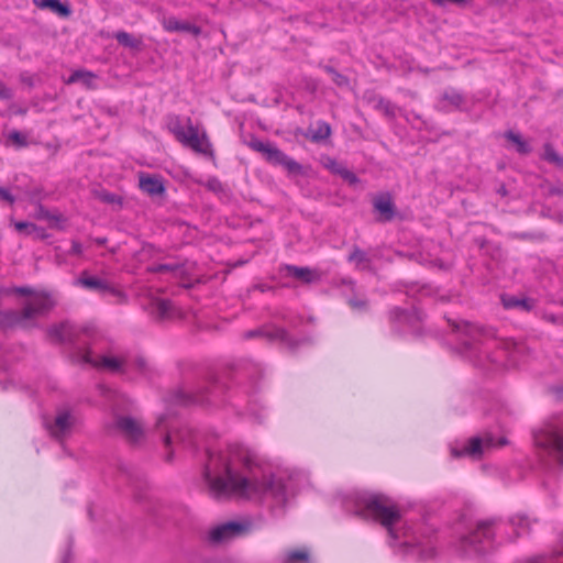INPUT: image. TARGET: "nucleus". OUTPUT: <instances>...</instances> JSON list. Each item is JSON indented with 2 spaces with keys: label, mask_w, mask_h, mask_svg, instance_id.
Listing matches in <instances>:
<instances>
[{
  "label": "nucleus",
  "mask_w": 563,
  "mask_h": 563,
  "mask_svg": "<svg viewBox=\"0 0 563 563\" xmlns=\"http://www.w3.org/2000/svg\"><path fill=\"white\" fill-rule=\"evenodd\" d=\"M203 481L214 498L238 496L256 498L269 495L277 503L286 500L287 487L280 477L262 472L254 453L242 445L224 451L207 449Z\"/></svg>",
  "instance_id": "obj_1"
},
{
  "label": "nucleus",
  "mask_w": 563,
  "mask_h": 563,
  "mask_svg": "<svg viewBox=\"0 0 563 563\" xmlns=\"http://www.w3.org/2000/svg\"><path fill=\"white\" fill-rule=\"evenodd\" d=\"M47 334L57 342L70 344L76 351L78 360L85 364L113 373L126 372L125 363L118 357L102 355L96 358L92 356L89 345L98 336V331L91 324L79 327L69 321H64L49 327Z\"/></svg>",
  "instance_id": "obj_2"
},
{
  "label": "nucleus",
  "mask_w": 563,
  "mask_h": 563,
  "mask_svg": "<svg viewBox=\"0 0 563 563\" xmlns=\"http://www.w3.org/2000/svg\"><path fill=\"white\" fill-rule=\"evenodd\" d=\"M355 516L360 518H374L388 531L391 539L399 538L396 525L400 522L401 515L397 506L385 495L374 493H357L354 496Z\"/></svg>",
  "instance_id": "obj_3"
},
{
  "label": "nucleus",
  "mask_w": 563,
  "mask_h": 563,
  "mask_svg": "<svg viewBox=\"0 0 563 563\" xmlns=\"http://www.w3.org/2000/svg\"><path fill=\"white\" fill-rule=\"evenodd\" d=\"M452 330L457 334L460 341V352L470 358L475 365L484 366L485 360L489 358L486 331L464 320L452 321L448 319Z\"/></svg>",
  "instance_id": "obj_4"
},
{
  "label": "nucleus",
  "mask_w": 563,
  "mask_h": 563,
  "mask_svg": "<svg viewBox=\"0 0 563 563\" xmlns=\"http://www.w3.org/2000/svg\"><path fill=\"white\" fill-rule=\"evenodd\" d=\"M500 518L479 520L476 528L459 538L456 550L463 555H479L486 553L495 540V530L500 526Z\"/></svg>",
  "instance_id": "obj_5"
},
{
  "label": "nucleus",
  "mask_w": 563,
  "mask_h": 563,
  "mask_svg": "<svg viewBox=\"0 0 563 563\" xmlns=\"http://www.w3.org/2000/svg\"><path fill=\"white\" fill-rule=\"evenodd\" d=\"M538 448L553 454L563 464V415L553 417L533 434Z\"/></svg>",
  "instance_id": "obj_6"
},
{
  "label": "nucleus",
  "mask_w": 563,
  "mask_h": 563,
  "mask_svg": "<svg viewBox=\"0 0 563 563\" xmlns=\"http://www.w3.org/2000/svg\"><path fill=\"white\" fill-rule=\"evenodd\" d=\"M249 147L261 153L268 163L283 166L291 175L302 174V166L298 162L271 143H265L257 137H253L249 142Z\"/></svg>",
  "instance_id": "obj_7"
},
{
  "label": "nucleus",
  "mask_w": 563,
  "mask_h": 563,
  "mask_svg": "<svg viewBox=\"0 0 563 563\" xmlns=\"http://www.w3.org/2000/svg\"><path fill=\"white\" fill-rule=\"evenodd\" d=\"M508 443L505 437L496 439L492 433L486 432L482 437L471 438L466 443L451 449V454L454 457L470 456L472 459H481L486 450L493 448L504 446Z\"/></svg>",
  "instance_id": "obj_8"
},
{
  "label": "nucleus",
  "mask_w": 563,
  "mask_h": 563,
  "mask_svg": "<svg viewBox=\"0 0 563 563\" xmlns=\"http://www.w3.org/2000/svg\"><path fill=\"white\" fill-rule=\"evenodd\" d=\"M251 527L252 525L249 521H228L212 527L208 531L206 540L211 545H222L247 534Z\"/></svg>",
  "instance_id": "obj_9"
},
{
  "label": "nucleus",
  "mask_w": 563,
  "mask_h": 563,
  "mask_svg": "<svg viewBox=\"0 0 563 563\" xmlns=\"http://www.w3.org/2000/svg\"><path fill=\"white\" fill-rule=\"evenodd\" d=\"M244 339L265 338L268 341H280L285 343L290 350H296L300 344L308 342L307 339L297 340L289 335V333L279 327H263L254 330H249L243 334Z\"/></svg>",
  "instance_id": "obj_10"
},
{
  "label": "nucleus",
  "mask_w": 563,
  "mask_h": 563,
  "mask_svg": "<svg viewBox=\"0 0 563 563\" xmlns=\"http://www.w3.org/2000/svg\"><path fill=\"white\" fill-rule=\"evenodd\" d=\"M186 129L185 139H180L178 142L196 153L212 156V146L206 132L199 133L198 128L192 124L190 118L186 119Z\"/></svg>",
  "instance_id": "obj_11"
},
{
  "label": "nucleus",
  "mask_w": 563,
  "mask_h": 563,
  "mask_svg": "<svg viewBox=\"0 0 563 563\" xmlns=\"http://www.w3.org/2000/svg\"><path fill=\"white\" fill-rule=\"evenodd\" d=\"M388 320L393 331L401 332L413 329L421 321V318L415 309L394 307L388 311Z\"/></svg>",
  "instance_id": "obj_12"
},
{
  "label": "nucleus",
  "mask_w": 563,
  "mask_h": 563,
  "mask_svg": "<svg viewBox=\"0 0 563 563\" xmlns=\"http://www.w3.org/2000/svg\"><path fill=\"white\" fill-rule=\"evenodd\" d=\"M113 426L131 443L140 442L144 437L141 423L128 416H115Z\"/></svg>",
  "instance_id": "obj_13"
},
{
  "label": "nucleus",
  "mask_w": 563,
  "mask_h": 563,
  "mask_svg": "<svg viewBox=\"0 0 563 563\" xmlns=\"http://www.w3.org/2000/svg\"><path fill=\"white\" fill-rule=\"evenodd\" d=\"M76 285L81 286L82 288L96 291L99 294H107L110 292L113 296L123 298L124 294L114 287H112L107 280L101 279L96 276H91L87 271H84L78 279L76 280Z\"/></svg>",
  "instance_id": "obj_14"
},
{
  "label": "nucleus",
  "mask_w": 563,
  "mask_h": 563,
  "mask_svg": "<svg viewBox=\"0 0 563 563\" xmlns=\"http://www.w3.org/2000/svg\"><path fill=\"white\" fill-rule=\"evenodd\" d=\"M374 211L378 213V222H390L397 216V209L388 192L379 194L373 198Z\"/></svg>",
  "instance_id": "obj_15"
},
{
  "label": "nucleus",
  "mask_w": 563,
  "mask_h": 563,
  "mask_svg": "<svg viewBox=\"0 0 563 563\" xmlns=\"http://www.w3.org/2000/svg\"><path fill=\"white\" fill-rule=\"evenodd\" d=\"M466 103V98L463 93L454 88L445 89L438 102V109L444 113L452 110H463Z\"/></svg>",
  "instance_id": "obj_16"
},
{
  "label": "nucleus",
  "mask_w": 563,
  "mask_h": 563,
  "mask_svg": "<svg viewBox=\"0 0 563 563\" xmlns=\"http://www.w3.org/2000/svg\"><path fill=\"white\" fill-rule=\"evenodd\" d=\"M45 424L54 438L62 439L69 433L74 424V418L68 410H59L54 421L46 422Z\"/></svg>",
  "instance_id": "obj_17"
},
{
  "label": "nucleus",
  "mask_w": 563,
  "mask_h": 563,
  "mask_svg": "<svg viewBox=\"0 0 563 563\" xmlns=\"http://www.w3.org/2000/svg\"><path fill=\"white\" fill-rule=\"evenodd\" d=\"M166 401L173 405L187 406L191 404L205 405L210 402V398L205 393H186L183 389H176L169 394Z\"/></svg>",
  "instance_id": "obj_18"
},
{
  "label": "nucleus",
  "mask_w": 563,
  "mask_h": 563,
  "mask_svg": "<svg viewBox=\"0 0 563 563\" xmlns=\"http://www.w3.org/2000/svg\"><path fill=\"white\" fill-rule=\"evenodd\" d=\"M282 271L285 272L286 276L294 277L303 284H314L321 279V274L317 269L309 267H299L287 264L282 268Z\"/></svg>",
  "instance_id": "obj_19"
},
{
  "label": "nucleus",
  "mask_w": 563,
  "mask_h": 563,
  "mask_svg": "<svg viewBox=\"0 0 563 563\" xmlns=\"http://www.w3.org/2000/svg\"><path fill=\"white\" fill-rule=\"evenodd\" d=\"M508 523L512 529V533L507 536L508 541H516L521 536L530 532L531 521L525 515L517 514L511 516Z\"/></svg>",
  "instance_id": "obj_20"
},
{
  "label": "nucleus",
  "mask_w": 563,
  "mask_h": 563,
  "mask_svg": "<svg viewBox=\"0 0 563 563\" xmlns=\"http://www.w3.org/2000/svg\"><path fill=\"white\" fill-rule=\"evenodd\" d=\"M163 27L168 32H185L190 33L195 36L201 34V27L195 24H191L187 21H180L175 16L165 18L163 20Z\"/></svg>",
  "instance_id": "obj_21"
},
{
  "label": "nucleus",
  "mask_w": 563,
  "mask_h": 563,
  "mask_svg": "<svg viewBox=\"0 0 563 563\" xmlns=\"http://www.w3.org/2000/svg\"><path fill=\"white\" fill-rule=\"evenodd\" d=\"M139 186L142 191L150 196H159L165 192V186L161 177L152 175H140Z\"/></svg>",
  "instance_id": "obj_22"
},
{
  "label": "nucleus",
  "mask_w": 563,
  "mask_h": 563,
  "mask_svg": "<svg viewBox=\"0 0 563 563\" xmlns=\"http://www.w3.org/2000/svg\"><path fill=\"white\" fill-rule=\"evenodd\" d=\"M30 302L33 305L36 316L46 314L55 306L54 299L47 292H36Z\"/></svg>",
  "instance_id": "obj_23"
},
{
  "label": "nucleus",
  "mask_w": 563,
  "mask_h": 563,
  "mask_svg": "<svg viewBox=\"0 0 563 563\" xmlns=\"http://www.w3.org/2000/svg\"><path fill=\"white\" fill-rule=\"evenodd\" d=\"M501 303L506 309H518L528 312L533 309L534 300L529 298H518L516 296H501Z\"/></svg>",
  "instance_id": "obj_24"
},
{
  "label": "nucleus",
  "mask_w": 563,
  "mask_h": 563,
  "mask_svg": "<svg viewBox=\"0 0 563 563\" xmlns=\"http://www.w3.org/2000/svg\"><path fill=\"white\" fill-rule=\"evenodd\" d=\"M35 3L40 8L49 9L60 18H68L71 14L69 4L60 0H35Z\"/></svg>",
  "instance_id": "obj_25"
},
{
  "label": "nucleus",
  "mask_w": 563,
  "mask_h": 563,
  "mask_svg": "<svg viewBox=\"0 0 563 563\" xmlns=\"http://www.w3.org/2000/svg\"><path fill=\"white\" fill-rule=\"evenodd\" d=\"M331 131V126L328 122L318 121L316 128H310L306 136L314 143H320L330 137Z\"/></svg>",
  "instance_id": "obj_26"
},
{
  "label": "nucleus",
  "mask_w": 563,
  "mask_h": 563,
  "mask_svg": "<svg viewBox=\"0 0 563 563\" xmlns=\"http://www.w3.org/2000/svg\"><path fill=\"white\" fill-rule=\"evenodd\" d=\"M173 303L167 299H156L152 302L151 313L158 320H165L173 314Z\"/></svg>",
  "instance_id": "obj_27"
},
{
  "label": "nucleus",
  "mask_w": 563,
  "mask_h": 563,
  "mask_svg": "<svg viewBox=\"0 0 563 563\" xmlns=\"http://www.w3.org/2000/svg\"><path fill=\"white\" fill-rule=\"evenodd\" d=\"M369 102H373L374 109L383 112L388 119H394L396 117L397 107L384 97L373 96L369 98Z\"/></svg>",
  "instance_id": "obj_28"
},
{
  "label": "nucleus",
  "mask_w": 563,
  "mask_h": 563,
  "mask_svg": "<svg viewBox=\"0 0 563 563\" xmlns=\"http://www.w3.org/2000/svg\"><path fill=\"white\" fill-rule=\"evenodd\" d=\"M166 125L168 131L174 134L177 141L185 139V134L187 132L185 130L186 124H183L179 115L169 114L166 120Z\"/></svg>",
  "instance_id": "obj_29"
},
{
  "label": "nucleus",
  "mask_w": 563,
  "mask_h": 563,
  "mask_svg": "<svg viewBox=\"0 0 563 563\" xmlns=\"http://www.w3.org/2000/svg\"><path fill=\"white\" fill-rule=\"evenodd\" d=\"M118 471L131 484H141L143 481V474L126 463L120 462Z\"/></svg>",
  "instance_id": "obj_30"
},
{
  "label": "nucleus",
  "mask_w": 563,
  "mask_h": 563,
  "mask_svg": "<svg viewBox=\"0 0 563 563\" xmlns=\"http://www.w3.org/2000/svg\"><path fill=\"white\" fill-rule=\"evenodd\" d=\"M114 38L124 47L140 51L142 48V40L134 37L132 34L120 31L115 33Z\"/></svg>",
  "instance_id": "obj_31"
},
{
  "label": "nucleus",
  "mask_w": 563,
  "mask_h": 563,
  "mask_svg": "<svg viewBox=\"0 0 563 563\" xmlns=\"http://www.w3.org/2000/svg\"><path fill=\"white\" fill-rule=\"evenodd\" d=\"M95 77H96V75L92 74L91 71L78 69V70H75L68 77V79H66L65 82L67 85H71V84L81 81L87 88H91L92 87V80H93Z\"/></svg>",
  "instance_id": "obj_32"
},
{
  "label": "nucleus",
  "mask_w": 563,
  "mask_h": 563,
  "mask_svg": "<svg viewBox=\"0 0 563 563\" xmlns=\"http://www.w3.org/2000/svg\"><path fill=\"white\" fill-rule=\"evenodd\" d=\"M175 437L184 445L196 446L198 444V432L188 427L179 429Z\"/></svg>",
  "instance_id": "obj_33"
},
{
  "label": "nucleus",
  "mask_w": 563,
  "mask_h": 563,
  "mask_svg": "<svg viewBox=\"0 0 563 563\" xmlns=\"http://www.w3.org/2000/svg\"><path fill=\"white\" fill-rule=\"evenodd\" d=\"M505 137L516 144L517 152L519 154H529L531 152V146L526 142L519 133H516L514 131H507L505 133Z\"/></svg>",
  "instance_id": "obj_34"
},
{
  "label": "nucleus",
  "mask_w": 563,
  "mask_h": 563,
  "mask_svg": "<svg viewBox=\"0 0 563 563\" xmlns=\"http://www.w3.org/2000/svg\"><path fill=\"white\" fill-rule=\"evenodd\" d=\"M285 563H311L309 551L306 549L288 551Z\"/></svg>",
  "instance_id": "obj_35"
},
{
  "label": "nucleus",
  "mask_w": 563,
  "mask_h": 563,
  "mask_svg": "<svg viewBox=\"0 0 563 563\" xmlns=\"http://www.w3.org/2000/svg\"><path fill=\"white\" fill-rule=\"evenodd\" d=\"M0 325L2 329L21 325L18 317V310H0Z\"/></svg>",
  "instance_id": "obj_36"
},
{
  "label": "nucleus",
  "mask_w": 563,
  "mask_h": 563,
  "mask_svg": "<svg viewBox=\"0 0 563 563\" xmlns=\"http://www.w3.org/2000/svg\"><path fill=\"white\" fill-rule=\"evenodd\" d=\"M543 158L556 167H563V157L558 154L550 143L544 145Z\"/></svg>",
  "instance_id": "obj_37"
},
{
  "label": "nucleus",
  "mask_w": 563,
  "mask_h": 563,
  "mask_svg": "<svg viewBox=\"0 0 563 563\" xmlns=\"http://www.w3.org/2000/svg\"><path fill=\"white\" fill-rule=\"evenodd\" d=\"M93 195L97 199L108 205L122 203L121 197L104 189L95 190Z\"/></svg>",
  "instance_id": "obj_38"
},
{
  "label": "nucleus",
  "mask_w": 563,
  "mask_h": 563,
  "mask_svg": "<svg viewBox=\"0 0 563 563\" xmlns=\"http://www.w3.org/2000/svg\"><path fill=\"white\" fill-rule=\"evenodd\" d=\"M322 68L324 69L325 73L331 75L333 82L338 87H349L350 80L346 76L340 74L330 65H324Z\"/></svg>",
  "instance_id": "obj_39"
},
{
  "label": "nucleus",
  "mask_w": 563,
  "mask_h": 563,
  "mask_svg": "<svg viewBox=\"0 0 563 563\" xmlns=\"http://www.w3.org/2000/svg\"><path fill=\"white\" fill-rule=\"evenodd\" d=\"M349 262L355 263L357 266L369 263L367 254L357 246L353 247L352 253L349 255Z\"/></svg>",
  "instance_id": "obj_40"
},
{
  "label": "nucleus",
  "mask_w": 563,
  "mask_h": 563,
  "mask_svg": "<svg viewBox=\"0 0 563 563\" xmlns=\"http://www.w3.org/2000/svg\"><path fill=\"white\" fill-rule=\"evenodd\" d=\"M5 295L14 294L19 296H32L34 297L36 291L30 286H15L12 288H3Z\"/></svg>",
  "instance_id": "obj_41"
},
{
  "label": "nucleus",
  "mask_w": 563,
  "mask_h": 563,
  "mask_svg": "<svg viewBox=\"0 0 563 563\" xmlns=\"http://www.w3.org/2000/svg\"><path fill=\"white\" fill-rule=\"evenodd\" d=\"M9 141L15 145L16 147H25L27 146L26 136L20 131L13 130L8 135Z\"/></svg>",
  "instance_id": "obj_42"
},
{
  "label": "nucleus",
  "mask_w": 563,
  "mask_h": 563,
  "mask_svg": "<svg viewBox=\"0 0 563 563\" xmlns=\"http://www.w3.org/2000/svg\"><path fill=\"white\" fill-rule=\"evenodd\" d=\"M18 317L20 324H23V322L34 319L36 317V313L33 309V305L31 302H27L22 310L18 311Z\"/></svg>",
  "instance_id": "obj_43"
},
{
  "label": "nucleus",
  "mask_w": 563,
  "mask_h": 563,
  "mask_svg": "<svg viewBox=\"0 0 563 563\" xmlns=\"http://www.w3.org/2000/svg\"><path fill=\"white\" fill-rule=\"evenodd\" d=\"M349 305L352 309L356 311H367L368 309V300L365 297H351L349 299Z\"/></svg>",
  "instance_id": "obj_44"
},
{
  "label": "nucleus",
  "mask_w": 563,
  "mask_h": 563,
  "mask_svg": "<svg viewBox=\"0 0 563 563\" xmlns=\"http://www.w3.org/2000/svg\"><path fill=\"white\" fill-rule=\"evenodd\" d=\"M15 229L19 232H24L27 235H32L33 232H37V231H42L43 232V228H40L36 224H34V223L23 222V221L16 222L15 223Z\"/></svg>",
  "instance_id": "obj_45"
},
{
  "label": "nucleus",
  "mask_w": 563,
  "mask_h": 563,
  "mask_svg": "<svg viewBox=\"0 0 563 563\" xmlns=\"http://www.w3.org/2000/svg\"><path fill=\"white\" fill-rule=\"evenodd\" d=\"M417 545L420 547V556L422 559H430L434 555V548L430 544V542L428 541V543L426 545H422V542L420 541H417Z\"/></svg>",
  "instance_id": "obj_46"
},
{
  "label": "nucleus",
  "mask_w": 563,
  "mask_h": 563,
  "mask_svg": "<svg viewBox=\"0 0 563 563\" xmlns=\"http://www.w3.org/2000/svg\"><path fill=\"white\" fill-rule=\"evenodd\" d=\"M130 367H131L132 369L137 371V372H139V373H141V374H145V373H146V371H147V363H146L145 358H143V357H137L136 360H134V361L131 363Z\"/></svg>",
  "instance_id": "obj_47"
},
{
  "label": "nucleus",
  "mask_w": 563,
  "mask_h": 563,
  "mask_svg": "<svg viewBox=\"0 0 563 563\" xmlns=\"http://www.w3.org/2000/svg\"><path fill=\"white\" fill-rule=\"evenodd\" d=\"M334 170L335 173L341 175L343 179L347 180L351 184L357 181V177L355 176V174L344 167L335 168Z\"/></svg>",
  "instance_id": "obj_48"
},
{
  "label": "nucleus",
  "mask_w": 563,
  "mask_h": 563,
  "mask_svg": "<svg viewBox=\"0 0 563 563\" xmlns=\"http://www.w3.org/2000/svg\"><path fill=\"white\" fill-rule=\"evenodd\" d=\"M13 98L12 90L0 80V99L10 100Z\"/></svg>",
  "instance_id": "obj_49"
},
{
  "label": "nucleus",
  "mask_w": 563,
  "mask_h": 563,
  "mask_svg": "<svg viewBox=\"0 0 563 563\" xmlns=\"http://www.w3.org/2000/svg\"><path fill=\"white\" fill-rule=\"evenodd\" d=\"M433 4L443 7L446 4L462 5L466 0H430Z\"/></svg>",
  "instance_id": "obj_50"
},
{
  "label": "nucleus",
  "mask_w": 563,
  "mask_h": 563,
  "mask_svg": "<svg viewBox=\"0 0 563 563\" xmlns=\"http://www.w3.org/2000/svg\"><path fill=\"white\" fill-rule=\"evenodd\" d=\"M0 200L7 201L12 205L14 202V197L4 188L0 187Z\"/></svg>",
  "instance_id": "obj_51"
},
{
  "label": "nucleus",
  "mask_w": 563,
  "mask_h": 563,
  "mask_svg": "<svg viewBox=\"0 0 563 563\" xmlns=\"http://www.w3.org/2000/svg\"><path fill=\"white\" fill-rule=\"evenodd\" d=\"M177 269V265H173V264H159L156 266V268L154 269V272L156 273H164V272H174Z\"/></svg>",
  "instance_id": "obj_52"
},
{
  "label": "nucleus",
  "mask_w": 563,
  "mask_h": 563,
  "mask_svg": "<svg viewBox=\"0 0 563 563\" xmlns=\"http://www.w3.org/2000/svg\"><path fill=\"white\" fill-rule=\"evenodd\" d=\"M69 254L71 255H81L82 254V245L78 241L71 242V249L69 251Z\"/></svg>",
  "instance_id": "obj_53"
},
{
  "label": "nucleus",
  "mask_w": 563,
  "mask_h": 563,
  "mask_svg": "<svg viewBox=\"0 0 563 563\" xmlns=\"http://www.w3.org/2000/svg\"><path fill=\"white\" fill-rule=\"evenodd\" d=\"M41 213L44 218L49 220H59V216H49L47 210H44L43 207H40Z\"/></svg>",
  "instance_id": "obj_54"
},
{
  "label": "nucleus",
  "mask_w": 563,
  "mask_h": 563,
  "mask_svg": "<svg viewBox=\"0 0 563 563\" xmlns=\"http://www.w3.org/2000/svg\"><path fill=\"white\" fill-rule=\"evenodd\" d=\"M71 562V552H70V549H67V551L65 552L63 559H62V563H70Z\"/></svg>",
  "instance_id": "obj_55"
},
{
  "label": "nucleus",
  "mask_w": 563,
  "mask_h": 563,
  "mask_svg": "<svg viewBox=\"0 0 563 563\" xmlns=\"http://www.w3.org/2000/svg\"><path fill=\"white\" fill-rule=\"evenodd\" d=\"M544 319L551 323H560V318L554 314H548L544 317Z\"/></svg>",
  "instance_id": "obj_56"
},
{
  "label": "nucleus",
  "mask_w": 563,
  "mask_h": 563,
  "mask_svg": "<svg viewBox=\"0 0 563 563\" xmlns=\"http://www.w3.org/2000/svg\"><path fill=\"white\" fill-rule=\"evenodd\" d=\"M497 194L505 197L508 195V191L506 189V186L504 184H501L498 188H497Z\"/></svg>",
  "instance_id": "obj_57"
},
{
  "label": "nucleus",
  "mask_w": 563,
  "mask_h": 563,
  "mask_svg": "<svg viewBox=\"0 0 563 563\" xmlns=\"http://www.w3.org/2000/svg\"><path fill=\"white\" fill-rule=\"evenodd\" d=\"M172 434L169 432H166L164 434V443H165V446L168 448L170 444H172Z\"/></svg>",
  "instance_id": "obj_58"
},
{
  "label": "nucleus",
  "mask_w": 563,
  "mask_h": 563,
  "mask_svg": "<svg viewBox=\"0 0 563 563\" xmlns=\"http://www.w3.org/2000/svg\"><path fill=\"white\" fill-rule=\"evenodd\" d=\"M32 235H34L35 238L41 239V240H43L47 236L44 229H43V232L42 231L33 232Z\"/></svg>",
  "instance_id": "obj_59"
},
{
  "label": "nucleus",
  "mask_w": 563,
  "mask_h": 563,
  "mask_svg": "<svg viewBox=\"0 0 563 563\" xmlns=\"http://www.w3.org/2000/svg\"><path fill=\"white\" fill-rule=\"evenodd\" d=\"M209 188L212 190H216L218 186H220L219 181L217 179H212L208 184Z\"/></svg>",
  "instance_id": "obj_60"
},
{
  "label": "nucleus",
  "mask_w": 563,
  "mask_h": 563,
  "mask_svg": "<svg viewBox=\"0 0 563 563\" xmlns=\"http://www.w3.org/2000/svg\"><path fill=\"white\" fill-rule=\"evenodd\" d=\"M550 194L551 195H556V196H562L563 195V190L560 189V188L553 187V188L550 189Z\"/></svg>",
  "instance_id": "obj_61"
},
{
  "label": "nucleus",
  "mask_w": 563,
  "mask_h": 563,
  "mask_svg": "<svg viewBox=\"0 0 563 563\" xmlns=\"http://www.w3.org/2000/svg\"><path fill=\"white\" fill-rule=\"evenodd\" d=\"M96 243L99 245H104L107 243V239L106 238H97Z\"/></svg>",
  "instance_id": "obj_62"
},
{
  "label": "nucleus",
  "mask_w": 563,
  "mask_h": 563,
  "mask_svg": "<svg viewBox=\"0 0 563 563\" xmlns=\"http://www.w3.org/2000/svg\"><path fill=\"white\" fill-rule=\"evenodd\" d=\"M165 422V416H162L159 417L158 421H157V428H161Z\"/></svg>",
  "instance_id": "obj_63"
},
{
  "label": "nucleus",
  "mask_w": 563,
  "mask_h": 563,
  "mask_svg": "<svg viewBox=\"0 0 563 563\" xmlns=\"http://www.w3.org/2000/svg\"><path fill=\"white\" fill-rule=\"evenodd\" d=\"M173 459V453L169 452L168 455L166 456V461L170 462Z\"/></svg>",
  "instance_id": "obj_64"
}]
</instances>
